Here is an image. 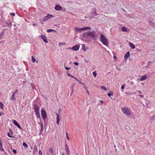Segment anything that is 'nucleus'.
<instances>
[{
    "instance_id": "obj_53",
    "label": "nucleus",
    "mask_w": 155,
    "mask_h": 155,
    "mask_svg": "<svg viewBox=\"0 0 155 155\" xmlns=\"http://www.w3.org/2000/svg\"><path fill=\"white\" fill-rule=\"evenodd\" d=\"M61 110V109H60V108H59V110H58V112H59V113H60Z\"/></svg>"
},
{
    "instance_id": "obj_21",
    "label": "nucleus",
    "mask_w": 155,
    "mask_h": 155,
    "mask_svg": "<svg viewBox=\"0 0 155 155\" xmlns=\"http://www.w3.org/2000/svg\"><path fill=\"white\" fill-rule=\"evenodd\" d=\"M130 55V53L129 51H128L124 55V57L125 58H127Z\"/></svg>"
},
{
    "instance_id": "obj_52",
    "label": "nucleus",
    "mask_w": 155,
    "mask_h": 155,
    "mask_svg": "<svg viewBox=\"0 0 155 155\" xmlns=\"http://www.w3.org/2000/svg\"><path fill=\"white\" fill-rule=\"evenodd\" d=\"M71 77H72V78H74V79H75L76 80V79H77L76 78H75V77H74V76H72Z\"/></svg>"
},
{
    "instance_id": "obj_16",
    "label": "nucleus",
    "mask_w": 155,
    "mask_h": 155,
    "mask_svg": "<svg viewBox=\"0 0 155 155\" xmlns=\"http://www.w3.org/2000/svg\"><path fill=\"white\" fill-rule=\"evenodd\" d=\"M147 77L146 75H144L142 76L140 79V81H143L145 80L147 78Z\"/></svg>"
},
{
    "instance_id": "obj_6",
    "label": "nucleus",
    "mask_w": 155,
    "mask_h": 155,
    "mask_svg": "<svg viewBox=\"0 0 155 155\" xmlns=\"http://www.w3.org/2000/svg\"><path fill=\"white\" fill-rule=\"evenodd\" d=\"M54 17V16L52 15L48 14L46 16L44 17L43 18V21H46L50 18Z\"/></svg>"
},
{
    "instance_id": "obj_10",
    "label": "nucleus",
    "mask_w": 155,
    "mask_h": 155,
    "mask_svg": "<svg viewBox=\"0 0 155 155\" xmlns=\"http://www.w3.org/2000/svg\"><path fill=\"white\" fill-rule=\"evenodd\" d=\"M94 14V15H98V14L97 13V12L96 11H95L94 12H92V13H91L89 14L88 15V16H89V18H93L94 16L91 15L92 14Z\"/></svg>"
},
{
    "instance_id": "obj_33",
    "label": "nucleus",
    "mask_w": 155,
    "mask_h": 155,
    "mask_svg": "<svg viewBox=\"0 0 155 155\" xmlns=\"http://www.w3.org/2000/svg\"><path fill=\"white\" fill-rule=\"evenodd\" d=\"M8 134V136L9 137H10V138H12V137H13V136H12V135H11L9 133V132H8V134Z\"/></svg>"
},
{
    "instance_id": "obj_56",
    "label": "nucleus",
    "mask_w": 155,
    "mask_h": 155,
    "mask_svg": "<svg viewBox=\"0 0 155 155\" xmlns=\"http://www.w3.org/2000/svg\"><path fill=\"white\" fill-rule=\"evenodd\" d=\"M101 103H104L103 101L101 100Z\"/></svg>"
},
{
    "instance_id": "obj_17",
    "label": "nucleus",
    "mask_w": 155,
    "mask_h": 155,
    "mask_svg": "<svg viewBox=\"0 0 155 155\" xmlns=\"http://www.w3.org/2000/svg\"><path fill=\"white\" fill-rule=\"evenodd\" d=\"M82 35L84 37L89 38V31L83 34Z\"/></svg>"
},
{
    "instance_id": "obj_36",
    "label": "nucleus",
    "mask_w": 155,
    "mask_h": 155,
    "mask_svg": "<svg viewBox=\"0 0 155 155\" xmlns=\"http://www.w3.org/2000/svg\"><path fill=\"white\" fill-rule=\"evenodd\" d=\"M84 46H85V45H82V49H83V51H86V49L85 48H84Z\"/></svg>"
},
{
    "instance_id": "obj_29",
    "label": "nucleus",
    "mask_w": 155,
    "mask_h": 155,
    "mask_svg": "<svg viewBox=\"0 0 155 155\" xmlns=\"http://www.w3.org/2000/svg\"><path fill=\"white\" fill-rule=\"evenodd\" d=\"M31 60L32 61V62L33 63H34L36 59L33 56H31Z\"/></svg>"
},
{
    "instance_id": "obj_48",
    "label": "nucleus",
    "mask_w": 155,
    "mask_h": 155,
    "mask_svg": "<svg viewBox=\"0 0 155 155\" xmlns=\"http://www.w3.org/2000/svg\"><path fill=\"white\" fill-rule=\"evenodd\" d=\"M116 68H117V70H118V71H120V68L117 67H116Z\"/></svg>"
},
{
    "instance_id": "obj_13",
    "label": "nucleus",
    "mask_w": 155,
    "mask_h": 155,
    "mask_svg": "<svg viewBox=\"0 0 155 155\" xmlns=\"http://www.w3.org/2000/svg\"><path fill=\"white\" fill-rule=\"evenodd\" d=\"M79 47L78 45H76L72 47V49L74 51H78L79 49Z\"/></svg>"
},
{
    "instance_id": "obj_61",
    "label": "nucleus",
    "mask_w": 155,
    "mask_h": 155,
    "mask_svg": "<svg viewBox=\"0 0 155 155\" xmlns=\"http://www.w3.org/2000/svg\"><path fill=\"white\" fill-rule=\"evenodd\" d=\"M62 155H64V153H62Z\"/></svg>"
},
{
    "instance_id": "obj_47",
    "label": "nucleus",
    "mask_w": 155,
    "mask_h": 155,
    "mask_svg": "<svg viewBox=\"0 0 155 155\" xmlns=\"http://www.w3.org/2000/svg\"><path fill=\"white\" fill-rule=\"evenodd\" d=\"M124 85H122L121 86V89H124Z\"/></svg>"
},
{
    "instance_id": "obj_31",
    "label": "nucleus",
    "mask_w": 155,
    "mask_h": 155,
    "mask_svg": "<svg viewBox=\"0 0 155 155\" xmlns=\"http://www.w3.org/2000/svg\"><path fill=\"white\" fill-rule=\"evenodd\" d=\"M4 32L3 31H2L0 33V35L2 37H3L4 35Z\"/></svg>"
},
{
    "instance_id": "obj_5",
    "label": "nucleus",
    "mask_w": 155,
    "mask_h": 155,
    "mask_svg": "<svg viewBox=\"0 0 155 155\" xmlns=\"http://www.w3.org/2000/svg\"><path fill=\"white\" fill-rule=\"evenodd\" d=\"M41 115L43 119L45 120L47 118V115L44 109H42L41 111Z\"/></svg>"
},
{
    "instance_id": "obj_7",
    "label": "nucleus",
    "mask_w": 155,
    "mask_h": 155,
    "mask_svg": "<svg viewBox=\"0 0 155 155\" xmlns=\"http://www.w3.org/2000/svg\"><path fill=\"white\" fill-rule=\"evenodd\" d=\"M65 150L66 152V154L67 155H70V151L68 145L66 143L65 144Z\"/></svg>"
},
{
    "instance_id": "obj_45",
    "label": "nucleus",
    "mask_w": 155,
    "mask_h": 155,
    "mask_svg": "<svg viewBox=\"0 0 155 155\" xmlns=\"http://www.w3.org/2000/svg\"><path fill=\"white\" fill-rule=\"evenodd\" d=\"M73 87H74V86H73L72 87H71V89L72 90L71 94L73 93V91H74Z\"/></svg>"
},
{
    "instance_id": "obj_19",
    "label": "nucleus",
    "mask_w": 155,
    "mask_h": 155,
    "mask_svg": "<svg viewBox=\"0 0 155 155\" xmlns=\"http://www.w3.org/2000/svg\"><path fill=\"white\" fill-rule=\"evenodd\" d=\"M0 150L2 151H4V150L2 147V143L1 141H0Z\"/></svg>"
},
{
    "instance_id": "obj_11",
    "label": "nucleus",
    "mask_w": 155,
    "mask_h": 155,
    "mask_svg": "<svg viewBox=\"0 0 155 155\" xmlns=\"http://www.w3.org/2000/svg\"><path fill=\"white\" fill-rule=\"evenodd\" d=\"M41 37L43 39V40L44 41H45V43L48 42V41L47 40V38L45 35H41Z\"/></svg>"
},
{
    "instance_id": "obj_41",
    "label": "nucleus",
    "mask_w": 155,
    "mask_h": 155,
    "mask_svg": "<svg viewBox=\"0 0 155 155\" xmlns=\"http://www.w3.org/2000/svg\"><path fill=\"white\" fill-rule=\"evenodd\" d=\"M10 15L12 16H14L15 15V13H10Z\"/></svg>"
},
{
    "instance_id": "obj_12",
    "label": "nucleus",
    "mask_w": 155,
    "mask_h": 155,
    "mask_svg": "<svg viewBox=\"0 0 155 155\" xmlns=\"http://www.w3.org/2000/svg\"><path fill=\"white\" fill-rule=\"evenodd\" d=\"M56 115H57L56 123L57 125H58L59 124V122L60 121V117H59V115L57 113L56 114Z\"/></svg>"
},
{
    "instance_id": "obj_63",
    "label": "nucleus",
    "mask_w": 155,
    "mask_h": 155,
    "mask_svg": "<svg viewBox=\"0 0 155 155\" xmlns=\"http://www.w3.org/2000/svg\"><path fill=\"white\" fill-rule=\"evenodd\" d=\"M123 10L124 12H125V11H125V10H124V9H123Z\"/></svg>"
},
{
    "instance_id": "obj_2",
    "label": "nucleus",
    "mask_w": 155,
    "mask_h": 155,
    "mask_svg": "<svg viewBox=\"0 0 155 155\" xmlns=\"http://www.w3.org/2000/svg\"><path fill=\"white\" fill-rule=\"evenodd\" d=\"M100 41L104 45L106 46L108 45V40L103 34L100 35Z\"/></svg>"
},
{
    "instance_id": "obj_38",
    "label": "nucleus",
    "mask_w": 155,
    "mask_h": 155,
    "mask_svg": "<svg viewBox=\"0 0 155 155\" xmlns=\"http://www.w3.org/2000/svg\"><path fill=\"white\" fill-rule=\"evenodd\" d=\"M155 118V114H153L152 116L151 119L152 120H154V119Z\"/></svg>"
},
{
    "instance_id": "obj_28",
    "label": "nucleus",
    "mask_w": 155,
    "mask_h": 155,
    "mask_svg": "<svg viewBox=\"0 0 155 155\" xmlns=\"http://www.w3.org/2000/svg\"><path fill=\"white\" fill-rule=\"evenodd\" d=\"M40 127L41 128V131L42 130L43 128V123H41L40 124Z\"/></svg>"
},
{
    "instance_id": "obj_39",
    "label": "nucleus",
    "mask_w": 155,
    "mask_h": 155,
    "mask_svg": "<svg viewBox=\"0 0 155 155\" xmlns=\"http://www.w3.org/2000/svg\"><path fill=\"white\" fill-rule=\"evenodd\" d=\"M12 93H14V94H18V90H16L14 92Z\"/></svg>"
},
{
    "instance_id": "obj_59",
    "label": "nucleus",
    "mask_w": 155,
    "mask_h": 155,
    "mask_svg": "<svg viewBox=\"0 0 155 155\" xmlns=\"http://www.w3.org/2000/svg\"><path fill=\"white\" fill-rule=\"evenodd\" d=\"M66 135H67V136H68V133H66Z\"/></svg>"
},
{
    "instance_id": "obj_40",
    "label": "nucleus",
    "mask_w": 155,
    "mask_h": 155,
    "mask_svg": "<svg viewBox=\"0 0 155 155\" xmlns=\"http://www.w3.org/2000/svg\"><path fill=\"white\" fill-rule=\"evenodd\" d=\"M12 151L15 154H16L17 153V151L15 150H13Z\"/></svg>"
},
{
    "instance_id": "obj_64",
    "label": "nucleus",
    "mask_w": 155,
    "mask_h": 155,
    "mask_svg": "<svg viewBox=\"0 0 155 155\" xmlns=\"http://www.w3.org/2000/svg\"><path fill=\"white\" fill-rule=\"evenodd\" d=\"M141 84L142 85H143L144 84L143 83H142V84Z\"/></svg>"
},
{
    "instance_id": "obj_23",
    "label": "nucleus",
    "mask_w": 155,
    "mask_h": 155,
    "mask_svg": "<svg viewBox=\"0 0 155 155\" xmlns=\"http://www.w3.org/2000/svg\"><path fill=\"white\" fill-rule=\"evenodd\" d=\"M121 30L124 32L127 31V28L125 27H123L121 29Z\"/></svg>"
},
{
    "instance_id": "obj_20",
    "label": "nucleus",
    "mask_w": 155,
    "mask_h": 155,
    "mask_svg": "<svg viewBox=\"0 0 155 155\" xmlns=\"http://www.w3.org/2000/svg\"><path fill=\"white\" fill-rule=\"evenodd\" d=\"M113 93L112 91H110L109 93H108L107 95L108 96L110 97L111 98H112V97H111V96H113Z\"/></svg>"
},
{
    "instance_id": "obj_25",
    "label": "nucleus",
    "mask_w": 155,
    "mask_h": 155,
    "mask_svg": "<svg viewBox=\"0 0 155 155\" xmlns=\"http://www.w3.org/2000/svg\"><path fill=\"white\" fill-rule=\"evenodd\" d=\"M47 31L48 32H50L51 31H54V32H56V31L54 30V29H48L47 30Z\"/></svg>"
},
{
    "instance_id": "obj_44",
    "label": "nucleus",
    "mask_w": 155,
    "mask_h": 155,
    "mask_svg": "<svg viewBox=\"0 0 155 155\" xmlns=\"http://www.w3.org/2000/svg\"><path fill=\"white\" fill-rule=\"evenodd\" d=\"M65 68L67 70H68L70 69L71 68L70 67H65Z\"/></svg>"
},
{
    "instance_id": "obj_62",
    "label": "nucleus",
    "mask_w": 155,
    "mask_h": 155,
    "mask_svg": "<svg viewBox=\"0 0 155 155\" xmlns=\"http://www.w3.org/2000/svg\"><path fill=\"white\" fill-rule=\"evenodd\" d=\"M86 91L88 93V91Z\"/></svg>"
},
{
    "instance_id": "obj_24",
    "label": "nucleus",
    "mask_w": 155,
    "mask_h": 155,
    "mask_svg": "<svg viewBox=\"0 0 155 155\" xmlns=\"http://www.w3.org/2000/svg\"><path fill=\"white\" fill-rule=\"evenodd\" d=\"M37 117L38 118H40V112H38L35 113Z\"/></svg>"
},
{
    "instance_id": "obj_50",
    "label": "nucleus",
    "mask_w": 155,
    "mask_h": 155,
    "mask_svg": "<svg viewBox=\"0 0 155 155\" xmlns=\"http://www.w3.org/2000/svg\"><path fill=\"white\" fill-rule=\"evenodd\" d=\"M67 75H68V76H70V77H71V76H72V75H71V74H67Z\"/></svg>"
},
{
    "instance_id": "obj_49",
    "label": "nucleus",
    "mask_w": 155,
    "mask_h": 155,
    "mask_svg": "<svg viewBox=\"0 0 155 155\" xmlns=\"http://www.w3.org/2000/svg\"><path fill=\"white\" fill-rule=\"evenodd\" d=\"M84 61L86 63H88V61H87V60H86L85 59H84Z\"/></svg>"
},
{
    "instance_id": "obj_18",
    "label": "nucleus",
    "mask_w": 155,
    "mask_h": 155,
    "mask_svg": "<svg viewBox=\"0 0 155 155\" xmlns=\"http://www.w3.org/2000/svg\"><path fill=\"white\" fill-rule=\"evenodd\" d=\"M129 45L132 48V49H134L135 48V46L132 43L129 42Z\"/></svg>"
},
{
    "instance_id": "obj_55",
    "label": "nucleus",
    "mask_w": 155,
    "mask_h": 155,
    "mask_svg": "<svg viewBox=\"0 0 155 155\" xmlns=\"http://www.w3.org/2000/svg\"><path fill=\"white\" fill-rule=\"evenodd\" d=\"M67 138L68 140H69V138L68 136H67Z\"/></svg>"
},
{
    "instance_id": "obj_22",
    "label": "nucleus",
    "mask_w": 155,
    "mask_h": 155,
    "mask_svg": "<svg viewBox=\"0 0 155 155\" xmlns=\"http://www.w3.org/2000/svg\"><path fill=\"white\" fill-rule=\"evenodd\" d=\"M6 24L8 26H9V27H11L12 23L9 20V21H7L6 22Z\"/></svg>"
},
{
    "instance_id": "obj_37",
    "label": "nucleus",
    "mask_w": 155,
    "mask_h": 155,
    "mask_svg": "<svg viewBox=\"0 0 155 155\" xmlns=\"http://www.w3.org/2000/svg\"><path fill=\"white\" fill-rule=\"evenodd\" d=\"M101 88L105 91H106L107 90V88L104 86H101Z\"/></svg>"
},
{
    "instance_id": "obj_30",
    "label": "nucleus",
    "mask_w": 155,
    "mask_h": 155,
    "mask_svg": "<svg viewBox=\"0 0 155 155\" xmlns=\"http://www.w3.org/2000/svg\"><path fill=\"white\" fill-rule=\"evenodd\" d=\"M4 107V105L3 104L0 102V108L1 109H3Z\"/></svg>"
},
{
    "instance_id": "obj_27",
    "label": "nucleus",
    "mask_w": 155,
    "mask_h": 155,
    "mask_svg": "<svg viewBox=\"0 0 155 155\" xmlns=\"http://www.w3.org/2000/svg\"><path fill=\"white\" fill-rule=\"evenodd\" d=\"M23 146L25 148H27L28 147V145L25 142H23L22 144Z\"/></svg>"
},
{
    "instance_id": "obj_26",
    "label": "nucleus",
    "mask_w": 155,
    "mask_h": 155,
    "mask_svg": "<svg viewBox=\"0 0 155 155\" xmlns=\"http://www.w3.org/2000/svg\"><path fill=\"white\" fill-rule=\"evenodd\" d=\"M38 151V147L37 146H35L34 148V151L37 152Z\"/></svg>"
},
{
    "instance_id": "obj_57",
    "label": "nucleus",
    "mask_w": 155,
    "mask_h": 155,
    "mask_svg": "<svg viewBox=\"0 0 155 155\" xmlns=\"http://www.w3.org/2000/svg\"><path fill=\"white\" fill-rule=\"evenodd\" d=\"M2 37L0 35V40H1V39H2Z\"/></svg>"
},
{
    "instance_id": "obj_8",
    "label": "nucleus",
    "mask_w": 155,
    "mask_h": 155,
    "mask_svg": "<svg viewBox=\"0 0 155 155\" xmlns=\"http://www.w3.org/2000/svg\"><path fill=\"white\" fill-rule=\"evenodd\" d=\"M34 109L35 113L39 112V107L37 104H34Z\"/></svg>"
},
{
    "instance_id": "obj_14",
    "label": "nucleus",
    "mask_w": 155,
    "mask_h": 155,
    "mask_svg": "<svg viewBox=\"0 0 155 155\" xmlns=\"http://www.w3.org/2000/svg\"><path fill=\"white\" fill-rule=\"evenodd\" d=\"M55 9L56 10H60L62 9V7L60 5H56L55 6Z\"/></svg>"
},
{
    "instance_id": "obj_32",
    "label": "nucleus",
    "mask_w": 155,
    "mask_h": 155,
    "mask_svg": "<svg viewBox=\"0 0 155 155\" xmlns=\"http://www.w3.org/2000/svg\"><path fill=\"white\" fill-rule=\"evenodd\" d=\"M76 80L79 83L81 84H83V83L81 81L79 80L78 79H76Z\"/></svg>"
},
{
    "instance_id": "obj_4",
    "label": "nucleus",
    "mask_w": 155,
    "mask_h": 155,
    "mask_svg": "<svg viewBox=\"0 0 155 155\" xmlns=\"http://www.w3.org/2000/svg\"><path fill=\"white\" fill-rule=\"evenodd\" d=\"M121 110L123 113L128 115H130L131 114L130 109L126 107H124L121 108Z\"/></svg>"
},
{
    "instance_id": "obj_1",
    "label": "nucleus",
    "mask_w": 155,
    "mask_h": 155,
    "mask_svg": "<svg viewBox=\"0 0 155 155\" xmlns=\"http://www.w3.org/2000/svg\"><path fill=\"white\" fill-rule=\"evenodd\" d=\"M89 38L94 41L96 40L97 39V36L95 31H89Z\"/></svg>"
},
{
    "instance_id": "obj_51",
    "label": "nucleus",
    "mask_w": 155,
    "mask_h": 155,
    "mask_svg": "<svg viewBox=\"0 0 155 155\" xmlns=\"http://www.w3.org/2000/svg\"><path fill=\"white\" fill-rule=\"evenodd\" d=\"M140 97H144V96L143 95H139Z\"/></svg>"
},
{
    "instance_id": "obj_58",
    "label": "nucleus",
    "mask_w": 155,
    "mask_h": 155,
    "mask_svg": "<svg viewBox=\"0 0 155 155\" xmlns=\"http://www.w3.org/2000/svg\"><path fill=\"white\" fill-rule=\"evenodd\" d=\"M148 63H152V61H149L148 62Z\"/></svg>"
},
{
    "instance_id": "obj_54",
    "label": "nucleus",
    "mask_w": 155,
    "mask_h": 155,
    "mask_svg": "<svg viewBox=\"0 0 155 155\" xmlns=\"http://www.w3.org/2000/svg\"><path fill=\"white\" fill-rule=\"evenodd\" d=\"M140 94L141 93V92L140 91H137Z\"/></svg>"
},
{
    "instance_id": "obj_9",
    "label": "nucleus",
    "mask_w": 155,
    "mask_h": 155,
    "mask_svg": "<svg viewBox=\"0 0 155 155\" xmlns=\"http://www.w3.org/2000/svg\"><path fill=\"white\" fill-rule=\"evenodd\" d=\"M13 123L20 129H22L19 124L15 120H13Z\"/></svg>"
},
{
    "instance_id": "obj_34",
    "label": "nucleus",
    "mask_w": 155,
    "mask_h": 155,
    "mask_svg": "<svg viewBox=\"0 0 155 155\" xmlns=\"http://www.w3.org/2000/svg\"><path fill=\"white\" fill-rule=\"evenodd\" d=\"M93 74V76L95 77H96L97 76V73L95 72V71H94L92 73Z\"/></svg>"
},
{
    "instance_id": "obj_60",
    "label": "nucleus",
    "mask_w": 155,
    "mask_h": 155,
    "mask_svg": "<svg viewBox=\"0 0 155 155\" xmlns=\"http://www.w3.org/2000/svg\"><path fill=\"white\" fill-rule=\"evenodd\" d=\"M114 58H116L115 56H114Z\"/></svg>"
},
{
    "instance_id": "obj_15",
    "label": "nucleus",
    "mask_w": 155,
    "mask_h": 155,
    "mask_svg": "<svg viewBox=\"0 0 155 155\" xmlns=\"http://www.w3.org/2000/svg\"><path fill=\"white\" fill-rule=\"evenodd\" d=\"M15 94L14 93H12V95L11 97V101H16V99L15 97Z\"/></svg>"
},
{
    "instance_id": "obj_46",
    "label": "nucleus",
    "mask_w": 155,
    "mask_h": 155,
    "mask_svg": "<svg viewBox=\"0 0 155 155\" xmlns=\"http://www.w3.org/2000/svg\"><path fill=\"white\" fill-rule=\"evenodd\" d=\"M4 115V114L3 112H0V117H1L2 115Z\"/></svg>"
},
{
    "instance_id": "obj_42",
    "label": "nucleus",
    "mask_w": 155,
    "mask_h": 155,
    "mask_svg": "<svg viewBox=\"0 0 155 155\" xmlns=\"http://www.w3.org/2000/svg\"><path fill=\"white\" fill-rule=\"evenodd\" d=\"M74 64L75 65H77V66L78 65V62H74Z\"/></svg>"
},
{
    "instance_id": "obj_35",
    "label": "nucleus",
    "mask_w": 155,
    "mask_h": 155,
    "mask_svg": "<svg viewBox=\"0 0 155 155\" xmlns=\"http://www.w3.org/2000/svg\"><path fill=\"white\" fill-rule=\"evenodd\" d=\"M49 152L51 153H53V150L51 148L49 149Z\"/></svg>"
},
{
    "instance_id": "obj_43",
    "label": "nucleus",
    "mask_w": 155,
    "mask_h": 155,
    "mask_svg": "<svg viewBox=\"0 0 155 155\" xmlns=\"http://www.w3.org/2000/svg\"><path fill=\"white\" fill-rule=\"evenodd\" d=\"M39 155H42V152L41 150H39Z\"/></svg>"
},
{
    "instance_id": "obj_3",
    "label": "nucleus",
    "mask_w": 155,
    "mask_h": 155,
    "mask_svg": "<svg viewBox=\"0 0 155 155\" xmlns=\"http://www.w3.org/2000/svg\"><path fill=\"white\" fill-rule=\"evenodd\" d=\"M91 28L90 27H87L84 28H74V30L75 33H78L81 31L87 30H91Z\"/></svg>"
}]
</instances>
